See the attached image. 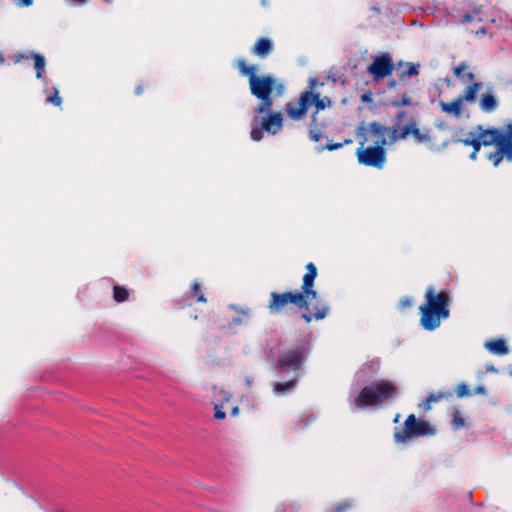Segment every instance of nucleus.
Returning <instances> with one entry per match:
<instances>
[{"label": "nucleus", "instance_id": "1", "mask_svg": "<svg viewBox=\"0 0 512 512\" xmlns=\"http://www.w3.org/2000/svg\"><path fill=\"white\" fill-rule=\"evenodd\" d=\"M235 66L242 76L248 77L250 93L260 101L253 109L251 139L262 140L264 131L277 134L283 128L284 118L281 112H273L272 107L274 98L283 95L285 84L272 74L257 75V66L248 65L244 59H238Z\"/></svg>", "mask_w": 512, "mask_h": 512}, {"label": "nucleus", "instance_id": "2", "mask_svg": "<svg viewBox=\"0 0 512 512\" xmlns=\"http://www.w3.org/2000/svg\"><path fill=\"white\" fill-rule=\"evenodd\" d=\"M305 268L306 273L302 278L301 291H273L270 293L267 308L271 314H283L289 305H294L299 309L306 310V312L301 314V318L307 324L311 323L313 319L319 321L328 315L330 311L328 305L316 306L314 313L309 312V301L316 300L318 297V293L314 289L318 272L315 264L312 262H309Z\"/></svg>", "mask_w": 512, "mask_h": 512}, {"label": "nucleus", "instance_id": "3", "mask_svg": "<svg viewBox=\"0 0 512 512\" xmlns=\"http://www.w3.org/2000/svg\"><path fill=\"white\" fill-rule=\"evenodd\" d=\"M451 295L449 291L436 292L429 286L425 291V303L419 307L420 325L426 331L437 329L442 320L450 317Z\"/></svg>", "mask_w": 512, "mask_h": 512}, {"label": "nucleus", "instance_id": "4", "mask_svg": "<svg viewBox=\"0 0 512 512\" xmlns=\"http://www.w3.org/2000/svg\"><path fill=\"white\" fill-rule=\"evenodd\" d=\"M474 129L483 146H496V151L489 153L487 156L495 167L504 158L512 161V123L505 125L504 129L484 128L482 125H477Z\"/></svg>", "mask_w": 512, "mask_h": 512}, {"label": "nucleus", "instance_id": "5", "mask_svg": "<svg viewBox=\"0 0 512 512\" xmlns=\"http://www.w3.org/2000/svg\"><path fill=\"white\" fill-rule=\"evenodd\" d=\"M315 80H311L308 89L304 90L296 104L288 102L285 106L287 116L293 121H300L305 118L307 111L311 105H315L316 110L311 115L312 125H316L317 114L319 111L324 110L331 105V100L328 97L320 98L319 93H314Z\"/></svg>", "mask_w": 512, "mask_h": 512}, {"label": "nucleus", "instance_id": "6", "mask_svg": "<svg viewBox=\"0 0 512 512\" xmlns=\"http://www.w3.org/2000/svg\"><path fill=\"white\" fill-rule=\"evenodd\" d=\"M397 396V386L390 380H379L364 386L354 400L358 409L377 406Z\"/></svg>", "mask_w": 512, "mask_h": 512}, {"label": "nucleus", "instance_id": "7", "mask_svg": "<svg viewBox=\"0 0 512 512\" xmlns=\"http://www.w3.org/2000/svg\"><path fill=\"white\" fill-rule=\"evenodd\" d=\"M436 432V428L428 421L417 419L414 414H410L404 421L403 429H396L393 438L396 443H406L412 438L433 436Z\"/></svg>", "mask_w": 512, "mask_h": 512}, {"label": "nucleus", "instance_id": "8", "mask_svg": "<svg viewBox=\"0 0 512 512\" xmlns=\"http://www.w3.org/2000/svg\"><path fill=\"white\" fill-rule=\"evenodd\" d=\"M309 354V346L306 342L290 347L283 351L277 360V370L279 373H286L289 371L296 372L300 370L307 359Z\"/></svg>", "mask_w": 512, "mask_h": 512}, {"label": "nucleus", "instance_id": "9", "mask_svg": "<svg viewBox=\"0 0 512 512\" xmlns=\"http://www.w3.org/2000/svg\"><path fill=\"white\" fill-rule=\"evenodd\" d=\"M358 162L364 166L381 169L386 162V151L380 145L358 148L356 152Z\"/></svg>", "mask_w": 512, "mask_h": 512}, {"label": "nucleus", "instance_id": "10", "mask_svg": "<svg viewBox=\"0 0 512 512\" xmlns=\"http://www.w3.org/2000/svg\"><path fill=\"white\" fill-rule=\"evenodd\" d=\"M394 64L388 53H383L375 57L373 62L367 67V72L372 75L375 81H379L392 74Z\"/></svg>", "mask_w": 512, "mask_h": 512}, {"label": "nucleus", "instance_id": "11", "mask_svg": "<svg viewBox=\"0 0 512 512\" xmlns=\"http://www.w3.org/2000/svg\"><path fill=\"white\" fill-rule=\"evenodd\" d=\"M408 135H412L419 143L427 144L431 142L430 129H419L414 120L402 128V136L407 138Z\"/></svg>", "mask_w": 512, "mask_h": 512}, {"label": "nucleus", "instance_id": "12", "mask_svg": "<svg viewBox=\"0 0 512 512\" xmlns=\"http://www.w3.org/2000/svg\"><path fill=\"white\" fill-rule=\"evenodd\" d=\"M273 49L274 45L272 40L267 37H261L251 48V53L261 59H265L273 52Z\"/></svg>", "mask_w": 512, "mask_h": 512}, {"label": "nucleus", "instance_id": "13", "mask_svg": "<svg viewBox=\"0 0 512 512\" xmlns=\"http://www.w3.org/2000/svg\"><path fill=\"white\" fill-rule=\"evenodd\" d=\"M368 131L376 138L374 140L375 145H380L384 148V146L388 144L386 136L389 132V128L379 124L376 121H373L368 125Z\"/></svg>", "mask_w": 512, "mask_h": 512}, {"label": "nucleus", "instance_id": "14", "mask_svg": "<svg viewBox=\"0 0 512 512\" xmlns=\"http://www.w3.org/2000/svg\"><path fill=\"white\" fill-rule=\"evenodd\" d=\"M230 309H232L236 316H234L230 322V325L232 326H240L243 324H246L248 322V319L251 316V309L248 307H240L235 304H231L229 306Z\"/></svg>", "mask_w": 512, "mask_h": 512}, {"label": "nucleus", "instance_id": "15", "mask_svg": "<svg viewBox=\"0 0 512 512\" xmlns=\"http://www.w3.org/2000/svg\"><path fill=\"white\" fill-rule=\"evenodd\" d=\"M439 106H440L442 112L452 115L456 118H459L462 115L463 103H462V99H459V97H457L450 103L440 101Z\"/></svg>", "mask_w": 512, "mask_h": 512}, {"label": "nucleus", "instance_id": "16", "mask_svg": "<svg viewBox=\"0 0 512 512\" xmlns=\"http://www.w3.org/2000/svg\"><path fill=\"white\" fill-rule=\"evenodd\" d=\"M485 348L492 354L503 356L509 353V348L503 339H494L485 343Z\"/></svg>", "mask_w": 512, "mask_h": 512}, {"label": "nucleus", "instance_id": "17", "mask_svg": "<svg viewBox=\"0 0 512 512\" xmlns=\"http://www.w3.org/2000/svg\"><path fill=\"white\" fill-rule=\"evenodd\" d=\"M480 109L485 113H491L498 107V101L491 92H487L481 95L479 102Z\"/></svg>", "mask_w": 512, "mask_h": 512}, {"label": "nucleus", "instance_id": "18", "mask_svg": "<svg viewBox=\"0 0 512 512\" xmlns=\"http://www.w3.org/2000/svg\"><path fill=\"white\" fill-rule=\"evenodd\" d=\"M481 87V82H473L468 87H466L463 94L458 97L459 99H462V103H474L477 99V93L481 89Z\"/></svg>", "mask_w": 512, "mask_h": 512}, {"label": "nucleus", "instance_id": "19", "mask_svg": "<svg viewBox=\"0 0 512 512\" xmlns=\"http://www.w3.org/2000/svg\"><path fill=\"white\" fill-rule=\"evenodd\" d=\"M298 379L294 378L286 382H275L273 384V392L277 395H286L291 393L297 386Z\"/></svg>", "mask_w": 512, "mask_h": 512}, {"label": "nucleus", "instance_id": "20", "mask_svg": "<svg viewBox=\"0 0 512 512\" xmlns=\"http://www.w3.org/2000/svg\"><path fill=\"white\" fill-rule=\"evenodd\" d=\"M31 57L34 60V68L36 70V77L38 79L42 78L43 73L45 72V64L46 60L42 54L31 52Z\"/></svg>", "mask_w": 512, "mask_h": 512}, {"label": "nucleus", "instance_id": "21", "mask_svg": "<svg viewBox=\"0 0 512 512\" xmlns=\"http://www.w3.org/2000/svg\"><path fill=\"white\" fill-rule=\"evenodd\" d=\"M128 298H129V292L125 287L120 286V285H115L113 287V299L116 302L121 303V302L128 300Z\"/></svg>", "mask_w": 512, "mask_h": 512}, {"label": "nucleus", "instance_id": "22", "mask_svg": "<svg viewBox=\"0 0 512 512\" xmlns=\"http://www.w3.org/2000/svg\"><path fill=\"white\" fill-rule=\"evenodd\" d=\"M419 65H415L411 62L405 64V69L401 71L400 79L405 80L408 77L415 76L419 74Z\"/></svg>", "mask_w": 512, "mask_h": 512}, {"label": "nucleus", "instance_id": "23", "mask_svg": "<svg viewBox=\"0 0 512 512\" xmlns=\"http://www.w3.org/2000/svg\"><path fill=\"white\" fill-rule=\"evenodd\" d=\"M466 69L467 65L464 62H461L456 67H454L453 73L457 78H461L464 75L469 81H473L475 75L472 72H467L464 74Z\"/></svg>", "mask_w": 512, "mask_h": 512}, {"label": "nucleus", "instance_id": "24", "mask_svg": "<svg viewBox=\"0 0 512 512\" xmlns=\"http://www.w3.org/2000/svg\"><path fill=\"white\" fill-rule=\"evenodd\" d=\"M389 139L388 144H393L399 140L406 139V137L402 136V129L399 130L398 127L394 126L393 128H389Z\"/></svg>", "mask_w": 512, "mask_h": 512}, {"label": "nucleus", "instance_id": "25", "mask_svg": "<svg viewBox=\"0 0 512 512\" xmlns=\"http://www.w3.org/2000/svg\"><path fill=\"white\" fill-rule=\"evenodd\" d=\"M191 288H192V294H193V296L196 297L198 302H201V303L207 302V299L201 290L200 284L197 281H194L192 283Z\"/></svg>", "mask_w": 512, "mask_h": 512}, {"label": "nucleus", "instance_id": "26", "mask_svg": "<svg viewBox=\"0 0 512 512\" xmlns=\"http://www.w3.org/2000/svg\"><path fill=\"white\" fill-rule=\"evenodd\" d=\"M299 506L293 502H283L276 507V512H298Z\"/></svg>", "mask_w": 512, "mask_h": 512}, {"label": "nucleus", "instance_id": "27", "mask_svg": "<svg viewBox=\"0 0 512 512\" xmlns=\"http://www.w3.org/2000/svg\"><path fill=\"white\" fill-rule=\"evenodd\" d=\"M430 397H433V403L440 402L442 400H449L453 396V392L450 390L447 391H439L437 393H431L429 394Z\"/></svg>", "mask_w": 512, "mask_h": 512}, {"label": "nucleus", "instance_id": "28", "mask_svg": "<svg viewBox=\"0 0 512 512\" xmlns=\"http://www.w3.org/2000/svg\"><path fill=\"white\" fill-rule=\"evenodd\" d=\"M480 12H481V7L474 8V9L472 10V12H471V13H466V14L463 16V20H462V22H463V23H469V22L474 21L475 19H477L479 22H481V21H482V18H481V17H479Z\"/></svg>", "mask_w": 512, "mask_h": 512}, {"label": "nucleus", "instance_id": "29", "mask_svg": "<svg viewBox=\"0 0 512 512\" xmlns=\"http://www.w3.org/2000/svg\"><path fill=\"white\" fill-rule=\"evenodd\" d=\"M411 104L412 100L407 93H404L399 99H395L391 102V105L394 107L410 106Z\"/></svg>", "mask_w": 512, "mask_h": 512}, {"label": "nucleus", "instance_id": "30", "mask_svg": "<svg viewBox=\"0 0 512 512\" xmlns=\"http://www.w3.org/2000/svg\"><path fill=\"white\" fill-rule=\"evenodd\" d=\"M472 148H473V151L470 153L469 155V158L472 160V161H475L477 159V155L481 149V147L483 146L481 140L478 138V136L476 135L474 140L472 141Z\"/></svg>", "mask_w": 512, "mask_h": 512}, {"label": "nucleus", "instance_id": "31", "mask_svg": "<svg viewBox=\"0 0 512 512\" xmlns=\"http://www.w3.org/2000/svg\"><path fill=\"white\" fill-rule=\"evenodd\" d=\"M309 136L314 142H318L322 137V133L318 128V123L316 122V125H312V120L310 121Z\"/></svg>", "mask_w": 512, "mask_h": 512}, {"label": "nucleus", "instance_id": "32", "mask_svg": "<svg viewBox=\"0 0 512 512\" xmlns=\"http://www.w3.org/2000/svg\"><path fill=\"white\" fill-rule=\"evenodd\" d=\"M465 425V419L460 415L459 411H455L452 419V426L455 430L462 428Z\"/></svg>", "mask_w": 512, "mask_h": 512}, {"label": "nucleus", "instance_id": "33", "mask_svg": "<svg viewBox=\"0 0 512 512\" xmlns=\"http://www.w3.org/2000/svg\"><path fill=\"white\" fill-rule=\"evenodd\" d=\"M455 393L458 398H463L471 395L469 387L464 383H461L456 387Z\"/></svg>", "mask_w": 512, "mask_h": 512}, {"label": "nucleus", "instance_id": "34", "mask_svg": "<svg viewBox=\"0 0 512 512\" xmlns=\"http://www.w3.org/2000/svg\"><path fill=\"white\" fill-rule=\"evenodd\" d=\"M352 142L353 141L351 139H346L341 143H328L325 147L319 148V151H322L324 149H327L329 151L337 150V149L343 147L344 145L351 144Z\"/></svg>", "mask_w": 512, "mask_h": 512}, {"label": "nucleus", "instance_id": "35", "mask_svg": "<svg viewBox=\"0 0 512 512\" xmlns=\"http://www.w3.org/2000/svg\"><path fill=\"white\" fill-rule=\"evenodd\" d=\"M46 102H47V103H50V104H52V105H54V106H57V107L61 106V104H62V99H61V97L59 96V91H58L56 88H54V93H53V95H50V96H48V97L46 98Z\"/></svg>", "mask_w": 512, "mask_h": 512}, {"label": "nucleus", "instance_id": "36", "mask_svg": "<svg viewBox=\"0 0 512 512\" xmlns=\"http://www.w3.org/2000/svg\"><path fill=\"white\" fill-rule=\"evenodd\" d=\"M475 136H476V133L474 130L473 132H469L467 134L466 138L456 139V140H453V142L454 143H462L465 146H471L473 143L472 141L474 140Z\"/></svg>", "mask_w": 512, "mask_h": 512}, {"label": "nucleus", "instance_id": "37", "mask_svg": "<svg viewBox=\"0 0 512 512\" xmlns=\"http://www.w3.org/2000/svg\"><path fill=\"white\" fill-rule=\"evenodd\" d=\"M11 59L14 64H19L22 60H30L32 57L31 53H16L11 56Z\"/></svg>", "mask_w": 512, "mask_h": 512}, {"label": "nucleus", "instance_id": "38", "mask_svg": "<svg viewBox=\"0 0 512 512\" xmlns=\"http://www.w3.org/2000/svg\"><path fill=\"white\" fill-rule=\"evenodd\" d=\"M412 303H413L412 298L405 296L399 300L398 307H399V309L404 310L406 308H410L412 306Z\"/></svg>", "mask_w": 512, "mask_h": 512}, {"label": "nucleus", "instance_id": "39", "mask_svg": "<svg viewBox=\"0 0 512 512\" xmlns=\"http://www.w3.org/2000/svg\"><path fill=\"white\" fill-rule=\"evenodd\" d=\"M351 508V503L349 501H344L339 503L334 510H329L327 512H346Z\"/></svg>", "mask_w": 512, "mask_h": 512}, {"label": "nucleus", "instance_id": "40", "mask_svg": "<svg viewBox=\"0 0 512 512\" xmlns=\"http://www.w3.org/2000/svg\"><path fill=\"white\" fill-rule=\"evenodd\" d=\"M433 400L434 398L428 395V397L422 403L419 404V408L424 412L430 411Z\"/></svg>", "mask_w": 512, "mask_h": 512}, {"label": "nucleus", "instance_id": "41", "mask_svg": "<svg viewBox=\"0 0 512 512\" xmlns=\"http://www.w3.org/2000/svg\"><path fill=\"white\" fill-rule=\"evenodd\" d=\"M215 413H214V417L218 420H223L225 417H226V414L225 412L222 410V406L220 405H215Z\"/></svg>", "mask_w": 512, "mask_h": 512}, {"label": "nucleus", "instance_id": "42", "mask_svg": "<svg viewBox=\"0 0 512 512\" xmlns=\"http://www.w3.org/2000/svg\"><path fill=\"white\" fill-rule=\"evenodd\" d=\"M16 4L20 7H29L33 4V0H17Z\"/></svg>", "mask_w": 512, "mask_h": 512}, {"label": "nucleus", "instance_id": "43", "mask_svg": "<svg viewBox=\"0 0 512 512\" xmlns=\"http://www.w3.org/2000/svg\"><path fill=\"white\" fill-rule=\"evenodd\" d=\"M143 91H144V87H143V85H138V86L135 88L134 93H135V95H136V96H140V95L143 93Z\"/></svg>", "mask_w": 512, "mask_h": 512}, {"label": "nucleus", "instance_id": "44", "mask_svg": "<svg viewBox=\"0 0 512 512\" xmlns=\"http://www.w3.org/2000/svg\"><path fill=\"white\" fill-rule=\"evenodd\" d=\"M476 394H485L486 393V389L484 386L480 385V386H477L475 391H474Z\"/></svg>", "mask_w": 512, "mask_h": 512}, {"label": "nucleus", "instance_id": "45", "mask_svg": "<svg viewBox=\"0 0 512 512\" xmlns=\"http://www.w3.org/2000/svg\"><path fill=\"white\" fill-rule=\"evenodd\" d=\"M406 117V112L405 111H399L396 115V118L397 120L401 121L403 118Z\"/></svg>", "mask_w": 512, "mask_h": 512}, {"label": "nucleus", "instance_id": "46", "mask_svg": "<svg viewBox=\"0 0 512 512\" xmlns=\"http://www.w3.org/2000/svg\"><path fill=\"white\" fill-rule=\"evenodd\" d=\"M486 28L485 27H482L480 28L479 30L476 31V35H482V34H485L486 33Z\"/></svg>", "mask_w": 512, "mask_h": 512}, {"label": "nucleus", "instance_id": "47", "mask_svg": "<svg viewBox=\"0 0 512 512\" xmlns=\"http://www.w3.org/2000/svg\"><path fill=\"white\" fill-rule=\"evenodd\" d=\"M4 62H5L4 54L2 52H0V65L4 64Z\"/></svg>", "mask_w": 512, "mask_h": 512}, {"label": "nucleus", "instance_id": "48", "mask_svg": "<svg viewBox=\"0 0 512 512\" xmlns=\"http://www.w3.org/2000/svg\"><path fill=\"white\" fill-rule=\"evenodd\" d=\"M362 100H363V101L371 100V96H370V95H367V94H364V95L362 96Z\"/></svg>", "mask_w": 512, "mask_h": 512}, {"label": "nucleus", "instance_id": "49", "mask_svg": "<svg viewBox=\"0 0 512 512\" xmlns=\"http://www.w3.org/2000/svg\"><path fill=\"white\" fill-rule=\"evenodd\" d=\"M238 413V407H234L232 410V414L236 415Z\"/></svg>", "mask_w": 512, "mask_h": 512}, {"label": "nucleus", "instance_id": "50", "mask_svg": "<svg viewBox=\"0 0 512 512\" xmlns=\"http://www.w3.org/2000/svg\"><path fill=\"white\" fill-rule=\"evenodd\" d=\"M399 417H400V415H399V414H396V416H395V418H394L393 422H394V423H397V422H398V420H399Z\"/></svg>", "mask_w": 512, "mask_h": 512}, {"label": "nucleus", "instance_id": "51", "mask_svg": "<svg viewBox=\"0 0 512 512\" xmlns=\"http://www.w3.org/2000/svg\"><path fill=\"white\" fill-rule=\"evenodd\" d=\"M261 3H262L263 6H267L268 5L267 0H261Z\"/></svg>", "mask_w": 512, "mask_h": 512}, {"label": "nucleus", "instance_id": "52", "mask_svg": "<svg viewBox=\"0 0 512 512\" xmlns=\"http://www.w3.org/2000/svg\"><path fill=\"white\" fill-rule=\"evenodd\" d=\"M395 84H396V83H395V81H391V82L389 83V86H390V87H395Z\"/></svg>", "mask_w": 512, "mask_h": 512}, {"label": "nucleus", "instance_id": "53", "mask_svg": "<svg viewBox=\"0 0 512 512\" xmlns=\"http://www.w3.org/2000/svg\"><path fill=\"white\" fill-rule=\"evenodd\" d=\"M448 145H449V141H446V142L443 144V146H444V147H447Z\"/></svg>", "mask_w": 512, "mask_h": 512}, {"label": "nucleus", "instance_id": "54", "mask_svg": "<svg viewBox=\"0 0 512 512\" xmlns=\"http://www.w3.org/2000/svg\"><path fill=\"white\" fill-rule=\"evenodd\" d=\"M246 382L249 386H251V380L247 379Z\"/></svg>", "mask_w": 512, "mask_h": 512}, {"label": "nucleus", "instance_id": "55", "mask_svg": "<svg viewBox=\"0 0 512 512\" xmlns=\"http://www.w3.org/2000/svg\"><path fill=\"white\" fill-rule=\"evenodd\" d=\"M106 3L110 4L113 0H104Z\"/></svg>", "mask_w": 512, "mask_h": 512}]
</instances>
